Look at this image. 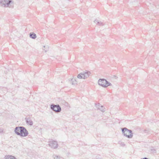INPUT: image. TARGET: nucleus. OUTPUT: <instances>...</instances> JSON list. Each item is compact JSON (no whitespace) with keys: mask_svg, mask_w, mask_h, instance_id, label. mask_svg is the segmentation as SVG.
<instances>
[{"mask_svg":"<svg viewBox=\"0 0 159 159\" xmlns=\"http://www.w3.org/2000/svg\"><path fill=\"white\" fill-rule=\"evenodd\" d=\"M14 2L12 0H0V5L2 7H13Z\"/></svg>","mask_w":159,"mask_h":159,"instance_id":"nucleus-2","label":"nucleus"},{"mask_svg":"<svg viewBox=\"0 0 159 159\" xmlns=\"http://www.w3.org/2000/svg\"><path fill=\"white\" fill-rule=\"evenodd\" d=\"M5 159H17L14 156L12 155H6L4 157Z\"/></svg>","mask_w":159,"mask_h":159,"instance_id":"nucleus-10","label":"nucleus"},{"mask_svg":"<svg viewBox=\"0 0 159 159\" xmlns=\"http://www.w3.org/2000/svg\"><path fill=\"white\" fill-rule=\"evenodd\" d=\"M48 145L49 147L53 149L57 148L58 146L57 142L56 141L53 140H51L49 141Z\"/></svg>","mask_w":159,"mask_h":159,"instance_id":"nucleus-7","label":"nucleus"},{"mask_svg":"<svg viewBox=\"0 0 159 159\" xmlns=\"http://www.w3.org/2000/svg\"><path fill=\"white\" fill-rule=\"evenodd\" d=\"M98 109L100 110L102 112H104L105 111V108L102 106H100V104H98Z\"/></svg>","mask_w":159,"mask_h":159,"instance_id":"nucleus-11","label":"nucleus"},{"mask_svg":"<svg viewBox=\"0 0 159 159\" xmlns=\"http://www.w3.org/2000/svg\"><path fill=\"white\" fill-rule=\"evenodd\" d=\"M52 157L54 159H61V158L59 156L54 155Z\"/></svg>","mask_w":159,"mask_h":159,"instance_id":"nucleus-16","label":"nucleus"},{"mask_svg":"<svg viewBox=\"0 0 159 159\" xmlns=\"http://www.w3.org/2000/svg\"><path fill=\"white\" fill-rule=\"evenodd\" d=\"M14 132L17 135L21 137H26L28 134V131L23 126L16 127L15 129Z\"/></svg>","mask_w":159,"mask_h":159,"instance_id":"nucleus-1","label":"nucleus"},{"mask_svg":"<svg viewBox=\"0 0 159 159\" xmlns=\"http://www.w3.org/2000/svg\"><path fill=\"white\" fill-rule=\"evenodd\" d=\"M90 74V72L89 71H87V72H83L81 73L78 75L77 77L79 79H85L87 78L89 75Z\"/></svg>","mask_w":159,"mask_h":159,"instance_id":"nucleus-5","label":"nucleus"},{"mask_svg":"<svg viewBox=\"0 0 159 159\" xmlns=\"http://www.w3.org/2000/svg\"><path fill=\"white\" fill-rule=\"evenodd\" d=\"M94 22L96 23L97 25L99 26H103L105 25V24L103 22L99 21V20L96 19L95 20Z\"/></svg>","mask_w":159,"mask_h":159,"instance_id":"nucleus-8","label":"nucleus"},{"mask_svg":"<svg viewBox=\"0 0 159 159\" xmlns=\"http://www.w3.org/2000/svg\"><path fill=\"white\" fill-rule=\"evenodd\" d=\"M43 47L44 48H43V50L45 51V52H47V51H48L49 47L47 45L46 46H44Z\"/></svg>","mask_w":159,"mask_h":159,"instance_id":"nucleus-14","label":"nucleus"},{"mask_svg":"<svg viewBox=\"0 0 159 159\" xmlns=\"http://www.w3.org/2000/svg\"><path fill=\"white\" fill-rule=\"evenodd\" d=\"M70 83L72 84H77L76 80L74 79H72L70 81Z\"/></svg>","mask_w":159,"mask_h":159,"instance_id":"nucleus-13","label":"nucleus"},{"mask_svg":"<svg viewBox=\"0 0 159 159\" xmlns=\"http://www.w3.org/2000/svg\"><path fill=\"white\" fill-rule=\"evenodd\" d=\"M50 108L55 112H60L61 111V108L59 105H55L53 104L51 105Z\"/></svg>","mask_w":159,"mask_h":159,"instance_id":"nucleus-6","label":"nucleus"},{"mask_svg":"<svg viewBox=\"0 0 159 159\" xmlns=\"http://www.w3.org/2000/svg\"><path fill=\"white\" fill-rule=\"evenodd\" d=\"M30 37L33 39H35L36 38V34L34 33H30Z\"/></svg>","mask_w":159,"mask_h":159,"instance_id":"nucleus-12","label":"nucleus"},{"mask_svg":"<svg viewBox=\"0 0 159 159\" xmlns=\"http://www.w3.org/2000/svg\"><path fill=\"white\" fill-rule=\"evenodd\" d=\"M118 143L121 146L124 147L125 146V144L124 142H122L121 141H119Z\"/></svg>","mask_w":159,"mask_h":159,"instance_id":"nucleus-15","label":"nucleus"},{"mask_svg":"<svg viewBox=\"0 0 159 159\" xmlns=\"http://www.w3.org/2000/svg\"><path fill=\"white\" fill-rule=\"evenodd\" d=\"M26 122L27 124L30 125H33V122L32 120L30 118H25Z\"/></svg>","mask_w":159,"mask_h":159,"instance_id":"nucleus-9","label":"nucleus"},{"mask_svg":"<svg viewBox=\"0 0 159 159\" xmlns=\"http://www.w3.org/2000/svg\"><path fill=\"white\" fill-rule=\"evenodd\" d=\"M98 84L102 87L106 88L109 86L111 85V84L106 79H100L98 81Z\"/></svg>","mask_w":159,"mask_h":159,"instance_id":"nucleus-4","label":"nucleus"},{"mask_svg":"<svg viewBox=\"0 0 159 159\" xmlns=\"http://www.w3.org/2000/svg\"><path fill=\"white\" fill-rule=\"evenodd\" d=\"M121 130L123 135L129 139L132 138L133 134L132 131L130 129H129L126 128L125 127L121 128Z\"/></svg>","mask_w":159,"mask_h":159,"instance_id":"nucleus-3","label":"nucleus"},{"mask_svg":"<svg viewBox=\"0 0 159 159\" xmlns=\"http://www.w3.org/2000/svg\"><path fill=\"white\" fill-rule=\"evenodd\" d=\"M151 152L152 153H155L156 152V150L154 148H152L151 149Z\"/></svg>","mask_w":159,"mask_h":159,"instance_id":"nucleus-17","label":"nucleus"},{"mask_svg":"<svg viewBox=\"0 0 159 159\" xmlns=\"http://www.w3.org/2000/svg\"><path fill=\"white\" fill-rule=\"evenodd\" d=\"M3 129L2 128H0V133H2L3 132Z\"/></svg>","mask_w":159,"mask_h":159,"instance_id":"nucleus-18","label":"nucleus"}]
</instances>
